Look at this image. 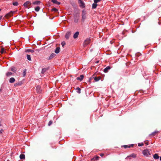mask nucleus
Listing matches in <instances>:
<instances>
[{"mask_svg": "<svg viewBox=\"0 0 161 161\" xmlns=\"http://www.w3.org/2000/svg\"><path fill=\"white\" fill-rule=\"evenodd\" d=\"M84 76L83 75H81L80 77H78L77 79L80 81H81L83 79Z\"/></svg>", "mask_w": 161, "mask_h": 161, "instance_id": "nucleus-13", "label": "nucleus"}, {"mask_svg": "<svg viewBox=\"0 0 161 161\" xmlns=\"http://www.w3.org/2000/svg\"><path fill=\"white\" fill-rule=\"evenodd\" d=\"M51 2L54 3H55L57 5H59L60 3L57 1L56 0H51Z\"/></svg>", "mask_w": 161, "mask_h": 161, "instance_id": "nucleus-12", "label": "nucleus"}, {"mask_svg": "<svg viewBox=\"0 0 161 161\" xmlns=\"http://www.w3.org/2000/svg\"><path fill=\"white\" fill-rule=\"evenodd\" d=\"M133 144H131L130 145H125L123 146L125 148H130L131 147H133Z\"/></svg>", "mask_w": 161, "mask_h": 161, "instance_id": "nucleus-11", "label": "nucleus"}, {"mask_svg": "<svg viewBox=\"0 0 161 161\" xmlns=\"http://www.w3.org/2000/svg\"><path fill=\"white\" fill-rule=\"evenodd\" d=\"M90 42V40L89 39H87L85 40L83 43V45L84 47L88 45Z\"/></svg>", "mask_w": 161, "mask_h": 161, "instance_id": "nucleus-4", "label": "nucleus"}, {"mask_svg": "<svg viewBox=\"0 0 161 161\" xmlns=\"http://www.w3.org/2000/svg\"><path fill=\"white\" fill-rule=\"evenodd\" d=\"M99 158V157L98 156H96L94 157L92 159V160H93L94 161H95L96 160H97Z\"/></svg>", "mask_w": 161, "mask_h": 161, "instance_id": "nucleus-21", "label": "nucleus"}, {"mask_svg": "<svg viewBox=\"0 0 161 161\" xmlns=\"http://www.w3.org/2000/svg\"><path fill=\"white\" fill-rule=\"evenodd\" d=\"M98 62H99V61H97V62H96V63H98Z\"/></svg>", "mask_w": 161, "mask_h": 161, "instance_id": "nucleus-44", "label": "nucleus"}, {"mask_svg": "<svg viewBox=\"0 0 161 161\" xmlns=\"http://www.w3.org/2000/svg\"><path fill=\"white\" fill-rule=\"evenodd\" d=\"M111 67L110 66H108L105 68L103 70V71L105 73H107Z\"/></svg>", "mask_w": 161, "mask_h": 161, "instance_id": "nucleus-6", "label": "nucleus"}, {"mask_svg": "<svg viewBox=\"0 0 161 161\" xmlns=\"http://www.w3.org/2000/svg\"><path fill=\"white\" fill-rule=\"evenodd\" d=\"M12 74V73L10 72H8L6 74V75L7 76H9V75H10Z\"/></svg>", "mask_w": 161, "mask_h": 161, "instance_id": "nucleus-30", "label": "nucleus"}, {"mask_svg": "<svg viewBox=\"0 0 161 161\" xmlns=\"http://www.w3.org/2000/svg\"><path fill=\"white\" fill-rule=\"evenodd\" d=\"M97 3H95L94 2L92 5V8H96L97 5Z\"/></svg>", "mask_w": 161, "mask_h": 161, "instance_id": "nucleus-25", "label": "nucleus"}, {"mask_svg": "<svg viewBox=\"0 0 161 161\" xmlns=\"http://www.w3.org/2000/svg\"><path fill=\"white\" fill-rule=\"evenodd\" d=\"M86 14L85 12L82 11V19L83 20H84L86 18Z\"/></svg>", "mask_w": 161, "mask_h": 161, "instance_id": "nucleus-8", "label": "nucleus"}, {"mask_svg": "<svg viewBox=\"0 0 161 161\" xmlns=\"http://www.w3.org/2000/svg\"><path fill=\"white\" fill-rule=\"evenodd\" d=\"M160 160H161V157H160Z\"/></svg>", "mask_w": 161, "mask_h": 161, "instance_id": "nucleus-45", "label": "nucleus"}, {"mask_svg": "<svg viewBox=\"0 0 161 161\" xmlns=\"http://www.w3.org/2000/svg\"><path fill=\"white\" fill-rule=\"evenodd\" d=\"M19 158L21 159H23L25 158V155L24 154H21L19 156Z\"/></svg>", "mask_w": 161, "mask_h": 161, "instance_id": "nucleus-23", "label": "nucleus"}, {"mask_svg": "<svg viewBox=\"0 0 161 161\" xmlns=\"http://www.w3.org/2000/svg\"><path fill=\"white\" fill-rule=\"evenodd\" d=\"M31 3L29 1H27L24 3L23 5L25 8H29V7L31 6Z\"/></svg>", "mask_w": 161, "mask_h": 161, "instance_id": "nucleus-2", "label": "nucleus"}, {"mask_svg": "<svg viewBox=\"0 0 161 161\" xmlns=\"http://www.w3.org/2000/svg\"><path fill=\"white\" fill-rule=\"evenodd\" d=\"M61 44L63 47H64L65 45V43L64 42H62L61 43Z\"/></svg>", "mask_w": 161, "mask_h": 161, "instance_id": "nucleus-38", "label": "nucleus"}, {"mask_svg": "<svg viewBox=\"0 0 161 161\" xmlns=\"http://www.w3.org/2000/svg\"><path fill=\"white\" fill-rule=\"evenodd\" d=\"M19 4V3L18 2H16L13 3V5L14 6H18Z\"/></svg>", "mask_w": 161, "mask_h": 161, "instance_id": "nucleus-31", "label": "nucleus"}, {"mask_svg": "<svg viewBox=\"0 0 161 161\" xmlns=\"http://www.w3.org/2000/svg\"><path fill=\"white\" fill-rule=\"evenodd\" d=\"M100 155L101 157H103L104 155V154L103 153H100Z\"/></svg>", "mask_w": 161, "mask_h": 161, "instance_id": "nucleus-41", "label": "nucleus"}, {"mask_svg": "<svg viewBox=\"0 0 161 161\" xmlns=\"http://www.w3.org/2000/svg\"><path fill=\"white\" fill-rule=\"evenodd\" d=\"M49 69L48 68H44L42 69L41 73L42 74H44L47 70Z\"/></svg>", "mask_w": 161, "mask_h": 161, "instance_id": "nucleus-10", "label": "nucleus"}, {"mask_svg": "<svg viewBox=\"0 0 161 161\" xmlns=\"http://www.w3.org/2000/svg\"><path fill=\"white\" fill-rule=\"evenodd\" d=\"M41 3V2L39 1H36L34 2L33 3L34 4H36V5H38L40 3Z\"/></svg>", "mask_w": 161, "mask_h": 161, "instance_id": "nucleus-24", "label": "nucleus"}, {"mask_svg": "<svg viewBox=\"0 0 161 161\" xmlns=\"http://www.w3.org/2000/svg\"><path fill=\"white\" fill-rule=\"evenodd\" d=\"M4 52V48H2L1 49L0 53H1L3 54Z\"/></svg>", "mask_w": 161, "mask_h": 161, "instance_id": "nucleus-32", "label": "nucleus"}, {"mask_svg": "<svg viewBox=\"0 0 161 161\" xmlns=\"http://www.w3.org/2000/svg\"><path fill=\"white\" fill-rule=\"evenodd\" d=\"M27 59L29 60V61L31 60L30 55H28V54L27 55Z\"/></svg>", "mask_w": 161, "mask_h": 161, "instance_id": "nucleus-28", "label": "nucleus"}, {"mask_svg": "<svg viewBox=\"0 0 161 161\" xmlns=\"http://www.w3.org/2000/svg\"><path fill=\"white\" fill-rule=\"evenodd\" d=\"M158 133V131H155L154 132L152 133L150 135V136H155L156 134Z\"/></svg>", "mask_w": 161, "mask_h": 161, "instance_id": "nucleus-22", "label": "nucleus"}, {"mask_svg": "<svg viewBox=\"0 0 161 161\" xmlns=\"http://www.w3.org/2000/svg\"><path fill=\"white\" fill-rule=\"evenodd\" d=\"M52 11H54L55 12H57L58 11V9L56 8H54L52 9Z\"/></svg>", "mask_w": 161, "mask_h": 161, "instance_id": "nucleus-35", "label": "nucleus"}, {"mask_svg": "<svg viewBox=\"0 0 161 161\" xmlns=\"http://www.w3.org/2000/svg\"><path fill=\"white\" fill-rule=\"evenodd\" d=\"M60 48L59 47H58L55 49L54 52L56 53H58L60 52Z\"/></svg>", "mask_w": 161, "mask_h": 161, "instance_id": "nucleus-14", "label": "nucleus"}, {"mask_svg": "<svg viewBox=\"0 0 161 161\" xmlns=\"http://www.w3.org/2000/svg\"><path fill=\"white\" fill-rule=\"evenodd\" d=\"M4 130L3 129L0 130V133H2L3 132Z\"/></svg>", "mask_w": 161, "mask_h": 161, "instance_id": "nucleus-40", "label": "nucleus"}, {"mask_svg": "<svg viewBox=\"0 0 161 161\" xmlns=\"http://www.w3.org/2000/svg\"><path fill=\"white\" fill-rule=\"evenodd\" d=\"M11 70L14 72H15L16 71L15 69L14 68H12L11 69Z\"/></svg>", "mask_w": 161, "mask_h": 161, "instance_id": "nucleus-39", "label": "nucleus"}, {"mask_svg": "<svg viewBox=\"0 0 161 161\" xmlns=\"http://www.w3.org/2000/svg\"><path fill=\"white\" fill-rule=\"evenodd\" d=\"M142 153L144 156L148 157L150 154V151L149 149H146L143 151Z\"/></svg>", "mask_w": 161, "mask_h": 161, "instance_id": "nucleus-1", "label": "nucleus"}, {"mask_svg": "<svg viewBox=\"0 0 161 161\" xmlns=\"http://www.w3.org/2000/svg\"><path fill=\"white\" fill-rule=\"evenodd\" d=\"M136 157V155L135 153H132V154H130V155L127 156V158H129L130 157H132L133 158H135Z\"/></svg>", "mask_w": 161, "mask_h": 161, "instance_id": "nucleus-16", "label": "nucleus"}, {"mask_svg": "<svg viewBox=\"0 0 161 161\" xmlns=\"http://www.w3.org/2000/svg\"><path fill=\"white\" fill-rule=\"evenodd\" d=\"M79 32L78 31L76 32L74 35L73 37L74 39H76L78 37L79 35Z\"/></svg>", "mask_w": 161, "mask_h": 161, "instance_id": "nucleus-9", "label": "nucleus"}, {"mask_svg": "<svg viewBox=\"0 0 161 161\" xmlns=\"http://www.w3.org/2000/svg\"><path fill=\"white\" fill-rule=\"evenodd\" d=\"M101 76L95 77H94V79L95 81H97L101 79Z\"/></svg>", "mask_w": 161, "mask_h": 161, "instance_id": "nucleus-18", "label": "nucleus"}, {"mask_svg": "<svg viewBox=\"0 0 161 161\" xmlns=\"http://www.w3.org/2000/svg\"><path fill=\"white\" fill-rule=\"evenodd\" d=\"M153 158L155 159H157L159 158V156L157 154H155L153 155Z\"/></svg>", "mask_w": 161, "mask_h": 161, "instance_id": "nucleus-26", "label": "nucleus"}, {"mask_svg": "<svg viewBox=\"0 0 161 161\" xmlns=\"http://www.w3.org/2000/svg\"><path fill=\"white\" fill-rule=\"evenodd\" d=\"M144 144L143 143H139L138 144V146H143Z\"/></svg>", "mask_w": 161, "mask_h": 161, "instance_id": "nucleus-37", "label": "nucleus"}, {"mask_svg": "<svg viewBox=\"0 0 161 161\" xmlns=\"http://www.w3.org/2000/svg\"><path fill=\"white\" fill-rule=\"evenodd\" d=\"M15 81V79L13 77L11 78L9 80V82L10 83H13Z\"/></svg>", "mask_w": 161, "mask_h": 161, "instance_id": "nucleus-15", "label": "nucleus"}, {"mask_svg": "<svg viewBox=\"0 0 161 161\" xmlns=\"http://www.w3.org/2000/svg\"><path fill=\"white\" fill-rule=\"evenodd\" d=\"M53 123V121L52 120H50L48 123V125L49 126H50Z\"/></svg>", "mask_w": 161, "mask_h": 161, "instance_id": "nucleus-33", "label": "nucleus"}, {"mask_svg": "<svg viewBox=\"0 0 161 161\" xmlns=\"http://www.w3.org/2000/svg\"><path fill=\"white\" fill-rule=\"evenodd\" d=\"M70 34H71L70 32H67L65 35V38L67 39H68L69 38Z\"/></svg>", "mask_w": 161, "mask_h": 161, "instance_id": "nucleus-17", "label": "nucleus"}, {"mask_svg": "<svg viewBox=\"0 0 161 161\" xmlns=\"http://www.w3.org/2000/svg\"><path fill=\"white\" fill-rule=\"evenodd\" d=\"M78 1L80 4V6L82 8L85 7V4L84 2L82 0H78Z\"/></svg>", "mask_w": 161, "mask_h": 161, "instance_id": "nucleus-3", "label": "nucleus"}, {"mask_svg": "<svg viewBox=\"0 0 161 161\" xmlns=\"http://www.w3.org/2000/svg\"><path fill=\"white\" fill-rule=\"evenodd\" d=\"M26 69H25L24 70V71H23V76H25V74H26Z\"/></svg>", "mask_w": 161, "mask_h": 161, "instance_id": "nucleus-36", "label": "nucleus"}, {"mask_svg": "<svg viewBox=\"0 0 161 161\" xmlns=\"http://www.w3.org/2000/svg\"><path fill=\"white\" fill-rule=\"evenodd\" d=\"M22 82L21 81L19 82L18 83H15L14 85V86H20L22 84Z\"/></svg>", "mask_w": 161, "mask_h": 161, "instance_id": "nucleus-19", "label": "nucleus"}, {"mask_svg": "<svg viewBox=\"0 0 161 161\" xmlns=\"http://www.w3.org/2000/svg\"><path fill=\"white\" fill-rule=\"evenodd\" d=\"M145 144H146L147 145H148V142H146L145 143Z\"/></svg>", "mask_w": 161, "mask_h": 161, "instance_id": "nucleus-42", "label": "nucleus"}, {"mask_svg": "<svg viewBox=\"0 0 161 161\" xmlns=\"http://www.w3.org/2000/svg\"><path fill=\"white\" fill-rule=\"evenodd\" d=\"M36 91H37V93H40L41 92V91H42V90H41V87L40 86H38L36 87Z\"/></svg>", "mask_w": 161, "mask_h": 161, "instance_id": "nucleus-7", "label": "nucleus"}, {"mask_svg": "<svg viewBox=\"0 0 161 161\" xmlns=\"http://www.w3.org/2000/svg\"><path fill=\"white\" fill-rule=\"evenodd\" d=\"M76 90H77V92L78 93H80L81 89H80V88L79 87H77L76 88Z\"/></svg>", "mask_w": 161, "mask_h": 161, "instance_id": "nucleus-29", "label": "nucleus"}, {"mask_svg": "<svg viewBox=\"0 0 161 161\" xmlns=\"http://www.w3.org/2000/svg\"><path fill=\"white\" fill-rule=\"evenodd\" d=\"M27 51L28 52H31L32 53H33L34 52V51L33 50L30 49H28L27 50Z\"/></svg>", "mask_w": 161, "mask_h": 161, "instance_id": "nucleus-34", "label": "nucleus"}, {"mask_svg": "<svg viewBox=\"0 0 161 161\" xmlns=\"http://www.w3.org/2000/svg\"><path fill=\"white\" fill-rule=\"evenodd\" d=\"M1 10V9H0V11Z\"/></svg>", "mask_w": 161, "mask_h": 161, "instance_id": "nucleus-46", "label": "nucleus"}, {"mask_svg": "<svg viewBox=\"0 0 161 161\" xmlns=\"http://www.w3.org/2000/svg\"><path fill=\"white\" fill-rule=\"evenodd\" d=\"M14 12L11 11L10 12L8 13L7 14H6L5 17L6 18H8L9 17H11L13 15Z\"/></svg>", "mask_w": 161, "mask_h": 161, "instance_id": "nucleus-5", "label": "nucleus"}, {"mask_svg": "<svg viewBox=\"0 0 161 161\" xmlns=\"http://www.w3.org/2000/svg\"><path fill=\"white\" fill-rule=\"evenodd\" d=\"M56 55V54L54 53H52L51 55L49 57V59H51L53 58L54 57H55Z\"/></svg>", "mask_w": 161, "mask_h": 161, "instance_id": "nucleus-20", "label": "nucleus"}, {"mask_svg": "<svg viewBox=\"0 0 161 161\" xmlns=\"http://www.w3.org/2000/svg\"><path fill=\"white\" fill-rule=\"evenodd\" d=\"M40 9V7L39 6H37L35 8V10L36 12L39 11Z\"/></svg>", "mask_w": 161, "mask_h": 161, "instance_id": "nucleus-27", "label": "nucleus"}, {"mask_svg": "<svg viewBox=\"0 0 161 161\" xmlns=\"http://www.w3.org/2000/svg\"><path fill=\"white\" fill-rule=\"evenodd\" d=\"M2 16H0V20L2 19Z\"/></svg>", "mask_w": 161, "mask_h": 161, "instance_id": "nucleus-43", "label": "nucleus"}]
</instances>
